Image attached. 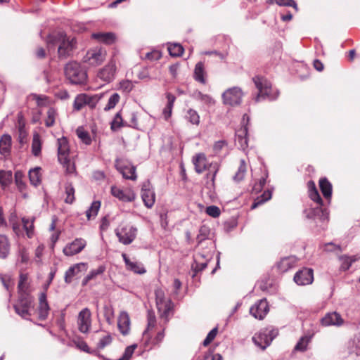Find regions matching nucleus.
Here are the masks:
<instances>
[{
    "instance_id": "obj_17",
    "label": "nucleus",
    "mask_w": 360,
    "mask_h": 360,
    "mask_svg": "<svg viewBox=\"0 0 360 360\" xmlns=\"http://www.w3.org/2000/svg\"><path fill=\"white\" fill-rule=\"evenodd\" d=\"M269 312V306L266 300L262 299L257 302L250 309V314L255 319L262 320Z\"/></svg>"
},
{
    "instance_id": "obj_10",
    "label": "nucleus",
    "mask_w": 360,
    "mask_h": 360,
    "mask_svg": "<svg viewBox=\"0 0 360 360\" xmlns=\"http://www.w3.org/2000/svg\"><path fill=\"white\" fill-rule=\"evenodd\" d=\"M106 56V51L101 47H96L89 50L84 57V62L90 65L96 66L104 61Z\"/></svg>"
},
{
    "instance_id": "obj_12",
    "label": "nucleus",
    "mask_w": 360,
    "mask_h": 360,
    "mask_svg": "<svg viewBox=\"0 0 360 360\" xmlns=\"http://www.w3.org/2000/svg\"><path fill=\"white\" fill-rule=\"evenodd\" d=\"M110 192L112 196L124 202H133L136 198V193L131 188L122 189L116 186H112Z\"/></svg>"
},
{
    "instance_id": "obj_4",
    "label": "nucleus",
    "mask_w": 360,
    "mask_h": 360,
    "mask_svg": "<svg viewBox=\"0 0 360 360\" xmlns=\"http://www.w3.org/2000/svg\"><path fill=\"white\" fill-rule=\"evenodd\" d=\"M107 94L108 92L96 94H88L86 93L77 94L75 98L73 108L75 110L79 111L84 107L88 106L89 109L93 110L96 108L99 101L105 97Z\"/></svg>"
},
{
    "instance_id": "obj_60",
    "label": "nucleus",
    "mask_w": 360,
    "mask_h": 360,
    "mask_svg": "<svg viewBox=\"0 0 360 360\" xmlns=\"http://www.w3.org/2000/svg\"><path fill=\"white\" fill-rule=\"evenodd\" d=\"M105 270V267L103 265L99 266L96 269L91 270L87 275V279H93L98 275L102 274Z\"/></svg>"
},
{
    "instance_id": "obj_47",
    "label": "nucleus",
    "mask_w": 360,
    "mask_h": 360,
    "mask_svg": "<svg viewBox=\"0 0 360 360\" xmlns=\"http://www.w3.org/2000/svg\"><path fill=\"white\" fill-rule=\"evenodd\" d=\"M65 188L66 194L65 202L68 204H72L75 200V188L70 184H66Z\"/></svg>"
},
{
    "instance_id": "obj_2",
    "label": "nucleus",
    "mask_w": 360,
    "mask_h": 360,
    "mask_svg": "<svg viewBox=\"0 0 360 360\" xmlns=\"http://www.w3.org/2000/svg\"><path fill=\"white\" fill-rule=\"evenodd\" d=\"M193 164L195 166V170L198 174L208 170L207 177L211 179L214 183L217 173L219 171V165L216 162L209 163L206 155L202 153H197L192 159Z\"/></svg>"
},
{
    "instance_id": "obj_57",
    "label": "nucleus",
    "mask_w": 360,
    "mask_h": 360,
    "mask_svg": "<svg viewBox=\"0 0 360 360\" xmlns=\"http://www.w3.org/2000/svg\"><path fill=\"white\" fill-rule=\"evenodd\" d=\"M124 126L122 123V117L121 116L120 112H117L115 115V117L111 123V128L112 129H117Z\"/></svg>"
},
{
    "instance_id": "obj_33",
    "label": "nucleus",
    "mask_w": 360,
    "mask_h": 360,
    "mask_svg": "<svg viewBox=\"0 0 360 360\" xmlns=\"http://www.w3.org/2000/svg\"><path fill=\"white\" fill-rule=\"evenodd\" d=\"M10 244L7 237L0 235V258L5 259L8 255Z\"/></svg>"
},
{
    "instance_id": "obj_54",
    "label": "nucleus",
    "mask_w": 360,
    "mask_h": 360,
    "mask_svg": "<svg viewBox=\"0 0 360 360\" xmlns=\"http://www.w3.org/2000/svg\"><path fill=\"white\" fill-rule=\"evenodd\" d=\"M15 312L25 319H28L30 316V309L26 307H21L20 306H14Z\"/></svg>"
},
{
    "instance_id": "obj_24",
    "label": "nucleus",
    "mask_w": 360,
    "mask_h": 360,
    "mask_svg": "<svg viewBox=\"0 0 360 360\" xmlns=\"http://www.w3.org/2000/svg\"><path fill=\"white\" fill-rule=\"evenodd\" d=\"M122 256L127 270L138 274H143L146 272L145 267L141 262L131 261L125 253H122Z\"/></svg>"
},
{
    "instance_id": "obj_36",
    "label": "nucleus",
    "mask_w": 360,
    "mask_h": 360,
    "mask_svg": "<svg viewBox=\"0 0 360 360\" xmlns=\"http://www.w3.org/2000/svg\"><path fill=\"white\" fill-rule=\"evenodd\" d=\"M185 118L191 124L198 126L200 124V115L198 112L193 109H188L185 115Z\"/></svg>"
},
{
    "instance_id": "obj_13",
    "label": "nucleus",
    "mask_w": 360,
    "mask_h": 360,
    "mask_svg": "<svg viewBox=\"0 0 360 360\" xmlns=\"http://www.w3.org/2000/svg\"><path fill=\"white\" fill-rule=\"evenodd\" d=\"M116 70L115 62L111 60L103 68L99 70L97 73V77L106 83H110L115 78Z\"/></svg>"
},
{
    "instance_id": "obj_44",
    "label": "nucleus",
    "mask_w": 360,
    "mask_h": 360,
    "mask_svg": "<svg viewBox=\"0 0 360 360\" xmlns=\"http://www.w3.org/2000/svg\"><path fill=\"white\" fill-rule=\"evenodd\" d=\"M101 207L100 201H94L91 203L90 207L86 210V215L88 219H90L91 217H94L97 215L98 212Z\"/></svg>"
},
{
    "instance_id": "obj_61",
    "label": "nucleus",
    "mask_w": 360,
    "mask_h": 360,
    "mask_svg": "<svg viewBox=\"0 0 360 360\" xmlns=\"http://www.w3.org/2000/svg\"><path fill=\"white\" fill-rule=\"evenodd\" d=\"M206 213L212 217H218L220 215V210L215 205L208 206L206 208Z\"/></svg>"
},
{
    "instance_id": "obj_31",
    "label": "nucleus",
    "mask_w": 360,
    "mask_h": 360,
    "mask_svg": "<svg viewBox=\"0 0 360 360\" xmlns=\"http://www.w3.org/2000/svg\"><path fill=\"white\" fill-rule=\"evenodd\" d=\"M166 97L167 99V103L165 108L163 109L162 113L165 119L168 120L172 115V108L176 100V97L171 93H167Z\"/></svg>"
},
{
    "instance_id": "obj_9",
    "label": "nucleus",
    "mask_w": 360,
    "mask_h": 360,
    "mask_svg": "<svg viewBox=\"0 0 360 360\" xmlns=\"http://www.w3.org/2000/svg\"><path fill=\"white\" fill-rule=\"evenodd\" d=\"M155 293L156 305L160 313V316L167 319L172 308V302L170 299L165 297V292L162 289H157Z\"/></svg>"
},
{
    "instance_id": "obj_64",
    "label": "nucleus",
    "mask_w": 360,
    "mask_h": 360,
    "mask_svg": "<svg viewBox=\"0 0 360 360\" xmlns=\"http://www.w3.org/2000/svg\"><path fill=\"white\" fill-rule=\"evenodd\" d=\"M120 87L125 92H130L134 88L132 82L129 80H123L120 83Z\"/></svg>"
},
{
    "instance_id": "obj_18",
    "label": "nucleus",
    "mask_w": 360,
    "mask_h": 360,
    "mask_svg": "<svg viewBox=\"0 0 360 360\" xmlns=\"http://www.w3.org/2000/svg\"><path fill=\"white\" fill-rule=\"evenodd\" d=\"M293 279L299 285L311 284L314 281L313 270L309 268H304L295 274Z\"/></svg>"
},
{
    "instance_id": "obj_3",
    "label": "nucleus",
    "mask_w": 360,
    "mask_h": 360,
    "mask_svg": "<svg viewBox=\"0 0 360 360\" xmlns=\"http://www.w3.org/2000/svg\"><path fill=\"white\" fill-rule=\"evenodd\" d=\"M252 80L259 91L255 98L256 102H259L264 99L274 100L278 97V91L272 88L271 83L266 78L255 76Z\"/></svg>"
},
{
    "instance_id": "obj_22",
    "label": "nucleus",
    "mask_w": 360,
    "mask_h": 360,
    "mask_svg": "<svg viewBox=\"0 0 360 360\" xmlns=\"http://www.w3.org/2000/svg\"><path fill=\"white\" fill-rule=\"evenodd\" d=\"M343 323L344 320L341 315L335 311L328 313L321 319V324L324 326H341Z\"/></svg>"
},
{
    "instance_id": "obj_51",
    "label": "nucleus",
    "mask_w": 360,
    "mask_h": 360,
    "mask_svg": "<svg viewBox=\"0 0 360 360\" xmlns=\"http://www.w3.org/2000/svg\"><path fill=\"white\" fill-rule=\"evenodd\" d=\"M22 178H23V175L22 174V172L17 171L15 173V184H16L18 190L20 192H22L25 189V187H26V184L23 181Z\"/></svg>"
},
{
    "instance_id": "obj_42",
    "label": "nucleus",
    "mask_w": 360,
    "mask_h": 360,
    "mask_svg": "<svg viewBox=\"0 0 360 360\" xmlns=\"http://www.w3.org/2000/svg\"><path fill=\"white\" fill-rule=\"evenodd\" d=\"M46 118L45 120V124L47 127H51L54 125L57 112L53 108H49L46 112Z\"/></svg>"
},
{
    "instance_id": "obj_34",
    "label": "nucleus",
    "mask_w": 360,
    "mask_h": 360,
    "mask_svg": "<svg viewBox=\"0 0 360 360\" xmlns=\"http://www.w3.org/2000/svg\"><path fill=\"white\" fill-rule=\"evenodd\" d=\"M11 144V137L5 134L0 139V153L6 155L10 150Z\"/></svg>"
},
{
    "instance_id": "obj_45",
    "label": "nucleus",
    "mask_w": 360,
    "mask_h": 360,
    "mask_svg": "<svg viewBox=\"0 0 360 360\" xmlns=\"http://www.w3.org/2000/svg\"><path fill=\"white\" fill-rule=\"evenodd\" d=\"M311 336H303L302 337L297 345L295 347V350L304 352L307 348L309 342H310Z\"/></svg>"
},
{
    "instance_id": "obj_62",
    "label": "nucleus",
    "mask_w": 360,
    "mask_h": 360,
    "mask_svg": "<svg viewBox=\"0 0 360 360\" xmlns=\"http://www.w3.org/2000/svg\"><path fill=\"white\" fill-rule=\"evenodd\" d=\"M22 224L25 229L26 230L27 235L29 238H31L33 233V224L30 221L29 219L25 218L22 219Z\"/></svg>"
},
{
    "instance_id": "obj_28",
    "label": "nucleus",
    "mask_w": 360,
    "mask_h": 360,
    "mask_svg": "<svg viewBox=\"0 0 360 360\" xmlns=\"http://www.w3.org/2000/svg\"><path fill=\"white\" fill-rule=\"evenodd\" d=\"M297 258L295 256H289L281 259L278 264V268L281 272H285L294 267L297 263Z\"/></svg>"
},
{
    "instance_id": "obj_5",
    "label": "nucleus",
    "mask_w": 360,
    "mask_h": 360,
    "mask_svg": "<svg viewBox=\"0 0 360 360\" xmlns=\"http://www.w3.org/2000/svg\"><path fill=\"white\" fill-rule=\"evenodd\" d=\"M65 75L66 78L73 84H84L87 80L86 71L79 63L72 61L65 66Z\"/></svg>"
},
{
    "instance_id": "obj_38",
    "label": "nucleus",
    "mask_w": 360,
    "mask_h": 360,
    "mask_svg": "<svg viewBox=\"0 0 360 360\" xmlns=\"http://www.w3.org/2000/svg\"><path fill=\"white\" fill-rule=\"evenodd\" d=\"M359 259V257H357L356 256H352V257H349V256H342L340 257V260L341 262V266H340V268L343 271H347L349 269V267L351 266L352 264L354 262H356L357 259Z\"/></svg>"
},
{
    "instance_id": "obj_20",
    "label": "nucleus",
    "mask_w": 360,
    "mask_h": 360,
    "mask_svg": "<svg viewBox=\"0 0 360 360\" xmlns=\"http://www.w3.org/2000/svg\"><path fill=\"white\" fill-rule=\"evenodd\" d=\"M117 169L122 174L126 179L136 180V167L131 165H125L121 160H115Z\"/></svg>"
},
{
    "instance_id": "obj_27",
    "label": "nucleus",
    "mask_w": 360,
    "mask_h": 360,
    "mask_svg": "<svg viewBox=\"0 0 360 360\" xmlns=\"http://www.w3.org/2000/svg\"><path fill=\"white\" fill-rule=\"evenodd\" d=\"M117 326L120 333L126 335L129 333L130 330V319L128 314L125 311H122L119 316Z\"/></svg>"
},
{
    "instance_id": "obj_26",
    "label": "nucleus",
    "mask_w": 360,
    "mask_h": 360,
    "mask_svg": "<svg viewBox=\"0 0 360 360\" xmlns=\"http://www.w3.org/2000/svg\"><path fill=\"white\" fill-rule=\"evenodd\" d=\"M210 259V255H205L201 253H197L195 255L194 260L195 262L192 265L193 269L195 272L201 271L207 267V262Z\"/></svg>"
},
{
    "instance_id": "obj_8",
    "label": "nucleus",
    "mask_w": 360,
    "mask_h": 360,
    "mask_svg": "<svg viewBox=\"0 0 360 360\" xmlns=\"http://www.w3.org/2000/svg\"><path fill=\"white\" fill-rule=\"evenodd\" d=\"M119 241L124 245L131 244L136 237L137 229L130 225H120L115 229Z\"/></svg>"
},
{
    "instance_id": "obj_21",
    "label": "nucleus",
    "mask_w": 360,
    "mask_h": 360,
    "mask_svg": "<svg viewBox=\"0 0 360 360\" xmlns=\"http://www.w3.org/2000/svg\"><path fill=\"white\" fill-rule=\"evenodd\" d=\"M247 120V124L249 121V117L247 114H245L243 117V122ZM248 127L245 125L243 127L237 131L236 134V141L238 144L239 147L245 150L248 146Z\"/></svg>"
},
{
    "instance_id": "obj_40",
    "label": "nucleus",
    "mask_w": 360,
    "mask_h": 360,
    "mask_svg": "<svg viewBox=\"0 0 360 360\" xmlns=\"http://www.w3.org/2000/svg\"><path fill=\"white\" fill-rule=\"evenodd\" d=\"M120 96L117 93L112 94L108 98V103L103 108L104 111H109L113 109L120 101Z\"/></svg>"
},
{
    "instance_id": "obj_1",
    "label": "nucleus",
    "mask_w": 360,
    "mask_h": 360,
    "mask_svg": "<svg viewBox=\"0 0 360 360\" xmlns=\"http://www.w3.org/2000/svg\"><path fill=\"white\" fill-rule=\"evenodd\" d=\"M60 42L58 52L59 57L66 58L72 51L75 41L74 39L70 40L66 37L64 32H60L56 34H51L48 36L46 43L49 49H51L57 43Z\"/></svg>"
},
{
    "instance_id": "obj_19",
    "label": "nucleus",
    "mask_w": 360,
    "mask_h": 360,
    "mask_svg": "<svg viewBox=\"0 0 360 360\" xmlns=\"http://www.w3.org/2000/svg\"><path fill=\"white\" fill-rule=\"evenodd\" d=\"M51 308L47 301L46 292H42L39 295V304L37 307L38 318L40 321L47 319Z\"/></svg>"
},
{
    "instance_id": "obj_7",
    "label": "nucleus",
    "mask_w": 360,
    "mask_h": 360,
    "mask_svg": "<svg viewBox=\"0 0 360 360\" xmlns=\"http://www.w3.org/2000/svg\"><path fill=\"white\" fill-rule=\"evenodd\" d=\"M278 334V332L276 329L270 328H262L255 334L252 337V341L255 345L264 350L270 345Z\"/></svg>"
},
{
    "instance_id": "obj_23",
    "label": "nucleus",
    "mask_w": 360,
    "mask_h": 360,
    "mask_svg": "<svg viewBox=\"0 0 360 360\" xmlns=\"http://www.w3.org/2000/svg\"><path fill=\"white\" fill-rule=\"evenodd\" d=\"M69 145L65 137L58 139V158L59 162H66L69 158Z\"/></svg>"
},
{
    "instance_id": "obj_46",
    "label": "nucleus",
    "mask_w": 360,
    "mask_h": 360,
    "mask_svg": "<svg viewBox=\"0 0 360 360\" xmlns=\"http://www.w3.org/2000/svg\"><path fill=\"white\" fill-rule=\"evenodd\" d=\"M12 181L11 171H0V184L2 186H8Z\"/></svg>"
},
{
    "instance_id": "obj_63",
    "label": "nucleus",
    "mask_w": 360,
    "mask_h": 360,
    "mask_svg": "<svg viewBox=\"0 0 360 360\" xmlns=\"http://www.w3.org/2000/svg\"><path fill=\"white\" fill-rule=\"evenodd\" d=\"M226 145L227 143L224 140L215 142L213 146V151L214 153V155H218Z\"/></svg>"
},
{
    "instance_id": "obj_41",
    "label": "nucleus",
    "mask_w": 360,
    "mask_h": 360,
    "mask_svg": "<svg viewBox=\"0 0 360 360\" xmlns=\"http://www.w3.org/2000/svg\"><path fill=\"white\" fill-rule=\"evenodd\" d=\"M247 171V165L245 161L244 160H241L240 162V165L238 169L237 172L233 176V179L236 181H240L243 179L245 174Z\"/></svg>"
},
{
    "instance_id": "obj_49",
    "label": "nucleus",
    "mask_w": 360,
    "mask_h": 360,
    "mask_svg": "<svg viewBox=\"0 0 360 360\" xmlns=\"http://www.w3.org/2000/svg\"><path fill=\"white\" fill-rule=\"evenodd\" d=\"M77 134L84 143L86 145H89L91 143V139L90 137V135L83 128L79 127L77 129Z\"/></svg>"
},
{
    "instance_id": "obj_37",
    "label": "nucleus",
    "mask_w": 360,
    "mask_h": 360,
    "mask_svg": "<svg viewBox=\"0 0 360 360\" xmlns=\"http://www.w3.org/2000/svg\"><path fill=\"white\" fill-rule=\"evenodd\" d=\"M41 150V143L40 140V136L38 134H35L33 136L32 143V154L37 157L40 155Z\"/></svg>"
},
{
    "instance_id": "obj_6",
    "label": "nucleus",
    "mask_w": 360,
    "mask_h": 360,
    "mask_svg": "<svg viewBox=\"0 0 360 360\" xmlns=\"http://www.w3.org/2000/svg\"><path fill=\"white\" fill-rule=\"evenodd\" d=\"M309 197L310 198L317 203V207L309 210L307 217L308 218H313L315 217H319L321 220H326L328 219V213L326 209H323L322 206V199L316 188L315 184L314 182L309 183Z\"/></svg>"
},
{
    "instance_id": "obj_16",
    "label": "nucleus",
    "mask_w": 360,
    "mask_h": 360,
    "mask_svg": "<svg viewBox=\"0 0 360 360\" xmlns=\"http://www.w3.org/2000/svg\"><path fill=\"white\" fill-rule=\"evenodd\" d=\"M91 314L88 308L83 309L78 314L77 325L79 330L81 333H86L89 332L91 325Z\"/></svg>"
},
{
    "instance_id": "obj_29",
    "label": "nucleus",
    "mask_w": 360,
    "mask_h": 360,
    "mask_svg": "<svg viewBox=\"0 0 360 360\" xmlns=\"http://www.w3.org/2000/svg\"><path fill=\"white\" fill-rule=\"evenodd\" d=\"M92 38L99 42H103L107 44H112L115 40V36L112 32H96L93 33Z\"/></svg>"
},
{
    "instance_id": "obj_55",
    "label": "nucleus",
    "mask_w": 360,
    "mask_h": 360,
    "mask_svg": "<svg viewBox=\"0 0 360 360\" xmlns=\"http://www.w3.org/2000/svg\"><path fill=\"white\" fill-rule=\"evenodd\" d=\"M112 342V337L110 334H107L102 337L98 342L97 347L98 349H103Z\"/></svg>"
},
{
    "instance_id": "obj_59",
    "label": "nucleus",
    "mask_w": 360,
    "mask_h": 360,
    "mask_svg": "<svg viewBox=\"0 0 360 360\" xmlns=\"http://www.w3.org/2000/svg\"><path fill=\"white\" fill-rule=\"evenodd\" d=\"M63 167L65 168L66 172L68 174H73L75 172V164L71 162L69 158H67L66 162H60Z\"/></svg>"
},
{
    "instance_id": "obj_30",
    "label": "nucleus",
    "mask_w": 360,
    "mask_h": 360,
    "mask_svg": "<svg viewBox=\"0 0 360 360\" xmlns=\"http://www.w3.org/2000/svg\"><path fill=\"white\" fill-rule=\"evenodd\" d=\"M206 75L207 73L205 72L204 64L202 62H199L195 65L194 69L193 77L194 79L201 83L205 84L206 83Z\"/></svg>"
},
{
    "instance_id": "obj_39",
    "label": "nucleus",
    "mask_w": 360,
    "mask_h": 360,
    "mask_svg": "<svg viewBox=\"0 0 360 360\" xmlns=\"http://www.w3.org/2000/svg\"><path fill=\"white\" fill-rule=\"evenodd\" d=\"M271 198V192L269 190H267L263 193V194L258 197L255 202L252 203L251 208L255 209L259 205L263 204L264 202H266Z\"/></svg>"
},
{
    "instance_id": "obj_52",
    "label": "nucleus",
    "mask_w": 360,
    "mask_h": 360,
    "mask_svg": "<svg viewBox=\"0 0 360 360\" xmlns=\"http://www.w3.org/2000/svg\"><path fill=\"white\" fill-rule=\"evenodd\" d=\"M148 326L146 330L143 332V335H146L148 331L155 326L156 318L153 311H149L147 316Z\"/></svg>"
},
{
    "instance_id": "obj_35",
    "label": "nucleus",
    "mask_w": 360,
    "mask_h": 360,
    "mask_svg": "<svg viewBox=\"0 0 360 360\" xmlns=\"http://www.w3.org/2000/svg\"><path fill=\"white\" fill-rule=\"evenodd\" d=\"M41 168L35 167L29 172V178L31 184L34 186H38L41 183Z\"/></svg>"
},
{
    "instance_id": "obj_25",
    "label": "nucleus",
    "mask_w": 360,
    "mask_h": 360,
    "mask_svg": "<svg viewBox=\"0 0 360 360\" xmlns=\"http://www.w3.org/2000/svg\"><path fill=\"white\" fill-rule=\"evenodd\" d=\"M86 266V264L81 262L71 266L65 274L64 281L67 284L72 283L75 276L82 271V269Z\"/></svg>"
},
{
    "instance_id": "obj_43",
    "label": "nucleus",
    "mask_w": 360,
    "mask_h": 360,
    "mask_svg": "<svg viewBox=\"0 0 360 360\" xmlns=\"http://www.w3.org/2000/svg\"><path fill=\"white\" fill-rule=\"evenodd\" d=\"M168 51L172 56L179 57L184 53V48L180 44H172L168 46Z\"/></svg>"
},
{
    "instance_id": "obj_50",
    "label": "nucleus",
    "mask_w": 360,
    "mask_h": 360,
    "mask_svg": "<svg viewBox=\"0 0 360 360\" xmlns=\"http://www.w3.org/2000/svg\"><path fill=\"white\" fill-rule=\"evenodd\" d=\"M32 299L27 295H20L18 302L14 306H20L21 307H26L27 309H30L32 307Z\"/></svg>"
},
{
    "instance_id": "obj_56",
    "label": "nucleus",
    "mask_w": 360,
    "mask_h": 360,
    "mask_svg": "<svg viewBox=\"0 0 360 360\" xmlns=\"http://www.w3.org/2000/svg\"><path fill=\"white\" fill-rule=\"evenodd\" d=\"M136 348V345H133L127 347L125 349L123 356L117 360H129Z\"/></svg>"
},
{
    "instance_id": "obj_58",
    "label": "nucleus",
    "mask_w": 360,
    "mask_h": 360,
    "mask_svg": "<svg viewBox=\"0 0 360 360\" xmlns=\"http://www.w3.org/2000/svg\"><path fill=\"white\" fill-rule=\"evenodd\" d=\"M217 334V328H214L211 330L207 334V337L204 340L202 345L206 347L211 343V342L215 338Z\"/></svg>"
},
{
    "instance_id": "obj_11",
    "label": "nucleus",
    "mask_w": 360,
    "mask_h": 360,
    "mask_svg": "<svg viewBox=\"0 0 360 360\" xmlns=\"http://www.w3.org/2000/svg\"><path fill=\"white\" fill-rule=\"evenodd\" d=\"M242 90L237 86L227 89L222 94L224 103L229 105H236L240 104L242 100Z\"/></svg>"
},
{
    "instance_id": "obj_14",
    "label": "nucleus",
    "mask_w": 360,
    "mask_h": 360,
    "mask_svg": "<svg viewBox=\"0 0 360 360\" xmlns=\"http://www.w3.org/2000/svg\"><path fill=\"white\" fill-rule=\"evenodd\" d=\"M86 245V241L82 238L75 239L72 242L68 243L63 250L65 256L71 257L81 252Z\"/></svg>"
},
{
    "instance_id": "obj_32",
    "label": "nucleus",
    "mask_w": 360,
    "mask_h": 360,
    "mask_svg": "<svg viewBox=\"0 0 360 360\" xmlns=\"http://www.w3.org/2000/svg\"><path fill=\"white\" fill-rule=\"evenodd\" d=\"M319 186L324 198L326 199H330L332 194V185L328 179L326 178L321 179L319 181Z\"/></svg>"
},
{
    "instance_id": "obj_48",
    "label": "nucleus",
    "mask_w": 360,
    "mask_h": 360,
    "mask_svg": "<svg viewBox=\"0 0 360 360\" xmlns=\"http://www.w3.org/2000/svg\"><path fill=\"white\" fill-rule=\"evenodd\" d=\"M194 96L196 99L200 100L207 105H213L214 103V99L207 94H204L200 91L195 92Z\"/></svg>"
},
{
    "instance_id": "obj_15",
    "label": "nucleus",
    "mask_w": 360,
    "mask_h": 360,
    "mask_svg": "<svg viewBox=\"0 0 360 360\" xmlns=\"http://www.w3.org/2000/svg\"><path fill=\"white\" fill-rule=\"evenodd\" d=\"M141 195L145 206L148 208H151L155 201V195L149 181L143 183Z\"/></svg>"
},
{
    "instance_id": "obj_53",
    "label": "nucleus",
    "mask_w": 360,
    "mask_h": 360,
    "mask_svg": "<svg viewBox=\"0 0 360 360\" xmlns=\"http://www.w3.org/2000/svg\"><path fill=\"white\" fill-rule=\"evenodd\" d=\"M353 346L350 347L349 352L354 354L356 356L360 355V333L354 339L352 342Z\"/></svg>"
}]
</instances>
